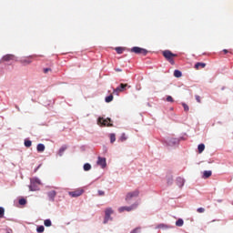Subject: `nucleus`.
Returning a JSON list of instances; mask_svg holds the SVG:
<instances>
[{
	"instance_id": "obj_12",
	"label": "nucleus",
	"mask_w": 233,
	"mask_h": 233,
	"mask_svg": "<svg viewBox=\"0 0 233 233\" xmlns=\"http://www.w3.org/2000/svg\"><path fill=\"white\" fill-rule=\"evenodd\" d=\"M47 196H48L50 201H54L56 196H57V192H56V190L49 191L47 193Z\"/></svg>"
},
{
	"instance_id": "obj_9",
	"label": "nucleus",
	"mask_w": 233,
	"mask_h": 233,
	"mask_svg": "<svg viewBox=\"0 0 233 233\" xmlns=\"http://www.w3.org/2000/svg\"><path fill=\"white\" fill-rule=\"evenodd\" d=\"M128 86V84H120V86L113 90V94L116 96L119 95V92H125V88Z\"/></svg>"
},
{
	"instance_id": "obj_38",
	"label": "nucleus",
	"mask_w": 233,
	"mask_h": 233,
	"mask_svg": "<svg viewBox=\"0 0 233 233\" xmlns=\"http://www.w3.org/2000/svg\"><path fill=\"white\" fill-rule=\"evenodd\" d=\"M158 228H165V226L163 224L158 225Z\"/></svg>"
},
{
	"instance_id": "obj_16",
	"label": "nucleus",
	"mask_w": 233,
	"mask_h": 233,
	"mask_svg": "<svg viewBox=\"0 0 233 233\" xmlns=\"http://www.w3.org/2000/svg\"><path fill=\"white\" fill-rule=\"evenodd\" d=\"M37 152H45V144H38L36 147Z\"/></svg>"
},
{
	"instance_id": "obj_1",
	"label": "nucleus",
	"mask_w": 233,
	"mask_h": 233,
	"mask_svg": "<svg viewBox=\"0 0 233 233\" xmlns=\"http://www.w3.org/2000/svg\"><path fill=\"white\" fill-rule=\"evenodd\" d=\"M134 198H139V189L127 193L125 199L127 203H130Z\"/></svg>"
},
{
	"instance_id": "obj_31",
	"label": "nucleus",
	"mask_w": 233,
	"mask_h": 233,
	"mask_svg": "<svg viewBox=\"0 0 233 233\" xmlns=\"http://www.w3.org/2000/svg\"><path fill=\"white\" fill-rule=\"evenodd\" d=\"M19 205H26V199L25 198L19 199Z\"/></svg>"
},
{
	"instance_id": "obj_15",
	"label": "nucleus",
	"mask_w": 233,
	"mask_h": 233,
	"mask_svg": "<svg viewBox=\"0 0 233 233\" xmlns=\"http://www.w3.org/2000/svg\"><path fill=\"white\" fill-rule=\"evenodd\" d=\"M210 176H212V171H210V170L204 171V173H203L204 179H208V177H210Z\"/></svg>"
},
{
	"instance_id": "obj_35",
	"label": "nucleus",
	"mask_w": 233,
	"mask_h": 233,
	"mask_svg": "<svg viewBox=\"0 0 233 233\" xmlns=\"http://www.w3.org/2000/svg\"><path fill=\"white\" fill-rule=\"evenodd\" d=\"M139 232H141V228H136L135 229H133L131 233H139Z\"/></svg>"
},
{
	"instance_id": "obj_22",
	"label": "nucleus",
	"mask_w": 233,
	"mask_h": 233,
	"mask_svg": "<svg viewBox=\"0 0 233 233\" xmlns=\"http://www.w3.org/2000/svg\"><path fill=\"white\" fill-rule=\"evenodd\" d=\"M127 134L123 133L119 138V141H121V143L127 141Z\"/></svg>"
},
{
	"instance_id": "obj_11",
	"label": "nucleus",
	"mask_w": 233,
	"mask_h": 233,
	"mask_svg": "<svg viewBox=\"0 0 233 233\" xmlns=\"http://www.w3.org/2000/svg\"><path fill=\"white\" fill-rule=\"evenodd\" d=\"M97 165L101 167V168H106V158L98 157Z\"/></svg>"
},
{
	"instance_id": "obj_40",
	"label": "nucleus",
	"mask_w": 233,
	"mask_h": 233,
	"mask_svg": "<svg viewBox=\"0 0 233 233\" xmlns=\"http://www.w3.org/2000/svg\"><path fill=\"white\" fill-rule=\"evenodd\" d=\"M223 52H224V54H228V50H227V49H224Z\"/></svg>"
},
{
	"instance_id": "obj_8",
	"label": "nucleus",
	"mask_w": 233,
	"mask_h": 233,
	"mask_svg": "<svg viewBox=\"0 0 233 233\" xmlns=\"http://www.w3.org/2000/svg\"><path fill=\"white\" fill-rule=\"evenodd\" d=\"M85 190L83 188L76 189L75 191H70L69 196L71 198H79V196H83Z\"/></svg>"
},
{
	"instance_id": "obj_7",
	"label": "nucleus",
	"mask_w": 233,
	"mask_h": 233,
	"mask_svg": "<svg viewBox=\"0 0 233 233\" xmlns=\"http://www.w3.org/2000/svg\"><path fill=\"white\" fill-rule=\"evenodd\" d=\"M131 52H133L134 54H140L141 56H147V54H148V51L147 49L137 46L132 47Z\"/></svg>"
},
{
	"instance_id": "obj_6",
	"label": "nucleus",
	"mask_w": 233,
	"mask_h": 233,
	"mask_svg": "<svg viewBox=\"0 0 233 233\" xmlns=\"http://www.w3.org/2000/svg\"><path fill=\"white\" fill-rule=\"evenodd\" d=\"M112 120L110 118H103L99 117L98 118V125H101V127H113L112 125Z\"/></svg>"
},
{
	"instance_id": "obj_34",
	"label": "nucleus",
	"mask_w": 233,
	"mask_h": 233,
	"mask_svg": "<svg viewBox=\"0 0 233 233\" xmlns=\"http://www.w3.org/2000/svg\"><path fill=\"white\" fill-rule=\"evenodd\" d=\"M195 99L198 103H201V96H199L198 95L195 96Z\"/></svg>"
},
{
	"instance_id": "obj_41",
	"label": "nucleus",
	"mask_w": 233,
	"mask_h": 233,
	"mask_svg": "<svg viewBox=\"0 0 233 233\" xmlns=\"http://www.w3.org/2000/svg\"><path fill=\"white\" fill-rule=\"evenodd\" d=\"M25 63H28V64L32 63L31 60H25Z\"/></svg>"
},
{
	"instance_id": "obj_33",
	"label": "nucleus",
	"mask_w": 233,
	"mask_h": 233,
	"mask_svg": "<svg viewBox=\"0 0 233 233\" xmlns=\"http://www.w3.org/2000/svg\"><path fill=\"white\" fill-rule=\"evenodd\" d=\"M116 51L118 54H123V47H116Z\"/></svg>"
},
{
	"instance_id": "obj_36",
	"label": "nucleus",
	"mask_w": 233,
	"mask_h": 233,
	"mask_svg": "<svg viewBox=\"0 0 233 233\" xmlns=\"http://www.w3.org/2000/svg\"><path fill=\"white\" fill-rule=\"evenodd\" d=\"M48 72H52L51 68H45L44 69V74H48Z\"/></svg>"
},
{
	"instance_id": "obj_24",
	"label": "nucleus",
	"mask_w": 233,
	"mask_h": 233,
	"mask_svg": "<svg viewBox=\"0 0 233 233\" xmlns=\"http://www.w3.org/2000/svg\"><path fill=\"white\" fill-rule=\"evenodd\" d=\"M181 76H183L181 71H179V70H175L174 71V76L175 77H181Z\"/></svg>"
},
{
	"instance_id": "obj_42",
	"label": "nucleus",
	"mask_w": 233,
	"mask_h": 233,
	"mask_svg": "<svg viewBox=\"0 0 233 233\" xmlns=\"http://www.w3.org/2000/svg\"><path fill=\"white\" fill-rule=\"evenodd\" d=\"M36 185H37V184H35V185H34V188H38Z\"/></svg>"
},
{
	"instance_id": "obj_29",
	"label": "nucleus",
	"mask_w": 233,
	"mask_h": 233,
	"mask_svg": "<svg viewBox=\"0 0 233 233\" xmlns=\"http://www.w3.org/2000/svg\"><path fill=\"white\" fill-rule=\"evenodd\" d=\"M0 218H5V208L0 207Z\"/></svg>"
},
{
	"instance_id": "obj_4",
	"label": "nucleus",
	"mask_w": 233,
	"mask_h": 233,
	"mask_svg": "<svg viewBox=\"0 0 233 233\" xmlns=\"http://www.w3.org/2000/svg\"><path fill=\"white\" fill-rule=\"evenodd\" d=\"M111 214H114V209H112V208H106L105 210V218H104L105 225H106L108 221H112Z\"/></svg>"
},
{
	"instance_id": "obj_28",
	"label": "nucleus",
	"mask_w": 233,
	"mask_h": 233,
	"mask_svg": "<svg viewBox=\"0 0 233 233\" xmlns=\"http://www.w3.org/2000/svg\"><path fill=\"white\" fill-rule=\"evenodd\" d=\"M25 147H26L27 148H30V147H32V141L25 140Z\"/></svg>"
},
{
	"instance_id": "obj_5",
	"label": "nucleus",
	"mask_w": 233,
	"mask_h": 233,
	"mask_svg": "<svg viewBox=\"0 0 233 233\" xmlns=\"http://www.w3.org/2000/svg\"><path fill=\"white\" fill-rule=\"evenodd\" d=\"M34 185H41V180H39V178L37 177L31 179V185L29 186V190H31V192H35V190H39V187H34Z\"/></svg>"
},
{
	"instance_id": "obj_2",
	"label": "nucleus",
	"mask_w": 233,
	"mask_h": 233,
	"mask_svg": "<svg viewBox=\"0 0 233 233\" xmlns=\"http://www.w3.org/2000/svg\"><path fill=\"white\" fill-rule=\"evenodd\" d=\"M164 57L170 63V65H175L174 57H177V55L171 53L169 50L163 52Z\"/></svg>"
},
{
	"instance_id": "obj_20",
	"label": "nucleus",
	"mask_w": 233,
	"mask_h": 233,
	"mask_svg": "<svg viewBox=\"0 0 233 233\" xmlns=\"http://www.w3.org/2000/svg\"><path fill=\"white\" fill-rule=\"evenodd\" d=\"M198 154H202V152L205 150V144H199L198 147Z\"/></svg>"
},
{
	"instance_id": "obj_23",
	"label": "nucleus",
	"mask_w": 233,
	"mask_h": 233,
	"mask_svg": "<svg viewBox=\"0 0 233 233\" xmlns=\"http://www.w3.org/2000/svg\"><path fill=\"white\" fill-rule=\"evenodd\" d=\"M91 168H92V166L90 164L86 163L84 165V170L86 172H88V170H90Z\"/></svg>"
},
{
	"instance_id": "obj_37",
	"label": "nucleus",
	"mask_w": 233,
	"mask_h": 233,
	"mask_svg": "<svg viewBox=\"0 0 233 233\" xmlns=\"http://www.w3.org/2000/svg\"><path fill=\"white\" fill-rule=\"evenodd\" d=\"M98 196H105V191L98 190Z\"/></svg>"
},
{
	"instance_id": "obj_32",
	"label": "nucleus",
	"mask_w": 233,
	"mask_h": 233,
	"mask_svg": "<svg viewBox=\"0 0 233 233\" xmlns=\"http://www.w3.org/2000/svg\"><path fill=\"white\" fill-rule=\"evenodd\" d=\"M197 212H198V214H203L205 212V208H198L197 209Z\"/></svg>"
},
{
	"instance_id": "obj_13",
	"label": "nucleus",
	"mask_w": 233,
	"mask_h": 233,
	"mask_svg": "<svg viewBox=\"0 0 233 233\" xmlns=\"http://www.w3.org/2000/svg\"><path fill=\"white\" fill-rule=\"evenodd\" d=\"M205 66H207V64L203 63V62H198L195 65V68L196 70H199V68H205Z\"/></svg>"
},
{
	"instance_id": "obj_21",
	"label": "nucleus",
	"mask_w": 233,
	"mask_h": 233,
	"mask_svg": "<svg viewBox=\"0 0 233 233\" xmlns=\"http://www.w3.org/2000/svg\"><path fill=\"white\" fill-rule=\"evenodd\" d=\"M109 137H110V143H116V134L111 133L109 135Z\"/></svg>"
},
{
	"instance_id": "obj_10",
	"label": "nucleus",
	"mask_w": 233,
	"mask_h": 233,
	"mask_svg": "<svg viewBox=\"0 0 233 233\" xmlns=\"http://www.w3.org/2000/svg\"><path fill=\"white\" fill-rule=\"evenodd\" d=\"M15 59H16L15 55H12V54L5 55L2 57V61H5V63H9V61H15Z\"/></svg>"
},
{
	"instance_id": "obj_26",
	"label": "nucleus",
	"mask_w": 233,
	"mask_h": 233,
	"mask_svg": "<svg viewBox=\"0 0 233 233\" xmlns=\"http://www.w3.org/2000/svg\"><path fill=\"white\" fill-rule=\"evenodd\" d=\"M45 227H52V221L50 219H46L44 221Z\"/></svg>"
},
{
	"instance_id": "obj_18",
	"label": "nucleus",
	"mask_w": 233,
	"mask_h": 233,
	"mask_svg": "<svg viewBox=\"0 0 233 233\" xmlns=\"http://www.w3.org/2000/svg\"><path fill=\"white\" fill-rule=\"evenodd\" d=\"M177 183L178 187H183V185H185V180L182 177H177Z\"/></svg>"
},
{
	"instance_id": "obj_17",
	"label": "nucleus",
	"mask_w": 233,
	"mask_h": 233,
	"mask_svg": "<svg viewBox=\"0 0 233 233\" xmlns=\"http://www.w3.org/2000/svg\"><path fill=\"white\" fill-rule=\"evenodd\" d=\"M183 225H185V221L183 220V218H178L176 221V227H183Z\"/></svg>"
},
{
	"instance_id": "obj_14",
	"label": "nucleus",
	"mask_w": 233,
	"mask_h": 233,
	"mask_svg": "<svg viewBox=\"0 0 233 233\" xmlns=\"http://www.w3.org/2000/svg\"><path fill=\"white\" fill-rule=\"evenodd\" d=\"M66 148H68V146L64 145L60 147L59 151H58V156H63V154H65V151L66 150Z\"/></svg>"
},
{
	"instance_id": "obj_25",
	"label": "nucleus",
	"mask_w": 233,
	"mask_h": 233,
	"mask_svg": "<svg viewBox=\"0 0 233 233\" xmlns=\"http://www.w3.org/2000/svg\"><path fill=\"white\" fill-rule=\"evenodd\" d=\"M36 232H38V233L45 232V226H38L36 228Z\"/></svg>"
},
{
	"instance_id": "obj_19",
	"label": "nucleus",
	"mask_w": 233,
	"mask_h": 233,
	"mask_svg": "<svg viewBox=\"0 0 233 233\" xmlns=\"http://www.w3.org/2000/svg\"><path fill=\"white\" fill-rule=\"evenodd\" d=\"M106 103H112V101H114V96L113 95H109L108 96H106L105 98Z\"/></svg>"
},
{
	"instance_id": "obj_39",
	"label": "nucleus",
	"mask_w": 233,
	"mask_h": 233,
	"mask_svg": "<svg viewBox=\"0 0 233 233\" xmlns=\"http://www.w3.org/2000/svg\"><path fill=\"white\" fill-rule=\"evenodd\" d=\"M116 72H123V70H121L120 68H116Z\"/></svg>"
},
{
	"instance_id": "obj_3",
	"label": "nucleus",
	"mask_w": 233,
	"mask_h": 233,
	"mask_svg": "<svg viewBox=\"0 0 233 233\" xmlns=\"http://www.w3.org/2000/svg\"><path fill=\"white\" fill-rule=\"evenodd\" d=\"M138 204L137 203H134L133 205L127 207V206H124V207H120L118 208V212L121 214L123 212H132V210H136V208H137Z\"/></svg>"
},
{
	"instance_id": "obj_27",
	"label": "nucleus",
	"mask_w": 233,
	"mask_h": 233,
	"mask_svg": "<svg viewBox=\"0 0 233 233\" xmlns=\"http://www.w3.org/2000/svg\"><path fill=\"white\" fill-rule=\"evenodd\" d=\"M182 106L184 108L185 112H188L190 110V107L188 106V105L182 103Z\"/></svg>"
},
{
	"instance_id": "obj_30",
	"label": "nucleus",
	"mask_w": 233,
	"mask_h": 233,
	"mask_svg": "<svg viewBox=\"0 0 233 233\" xmlns=\"http://www.w3.org/2000/svg\"><path fill=\"white\" fill-rule=\"evenodd\" d=\"M167 103H174V98L171 96H168L167 97Z\"/></svg>"
},
{
	"instance_id": "obj_43",
	"label": "nucleus",
	"mask_w": 233,
	"mask_h": 233,
	"mask_svg": "<svg viewBox=\"0 0 233 233\" xmlns=\"http://www.w3.org/2000/svg\"><path fill=\"white\" fill-rule=\"evenodd\" d=\"M15 108H17L18 111L20 110V109H19V106H15Z\"/></svg>"
}]
</instances>
